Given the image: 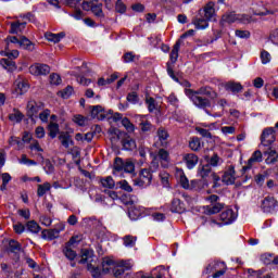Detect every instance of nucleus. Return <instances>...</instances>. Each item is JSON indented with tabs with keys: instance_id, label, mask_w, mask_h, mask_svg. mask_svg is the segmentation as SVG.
I'll return each mask as SVG.
<instances>
[{
	"instance_id": "nucleus-35",
	"label": "nucleus",
	"mask_w": 278,
	"mask_h": 278,
	"mask_svg": "<svg viewBox=\"0 0 278 278\" xmlns=\"http://www.w3.org/2000/svg\"><path fill=\"white\" fill-rule=\"evenodd\" d=\"M157 157H159V160H161V162H164L163 166H164V168H166V166H168V161L170 160L168 151H166L164 149L159 150Z\"/></svg>"
},
{
	"instance_id": "nucleus-18",
	"label": "nucleus",
	"mask_w": 278,
	"mask_h": 278,
	"mask_svg": "<svg viewBox=\"0 0 278 278\" xmlns=\"http://www.w3.org/2000/svg\"><path fill=\"white\" fill-rule=\"evenodd\" d=\"M260 162H262V151L256 150L248 160V165L243 167V170H249V168H253V166Z\"/></svg>"
},
{
	"instance_id": "nucleus-59",
	"label": "nucleus",
	"mask_w": 278,
	"mask_h": 278,
	"mask_svg": "<svg viewBox=\"0 0 278 278\" xmlns=\"http://www.w3.org/2000/svg\"><path fill=\"white\" fill-rule=\"evenodd\" d=\"M115 10H116V12H119V14H125L127 8L123 3V1L117 0V2L115 4Z\"/></svg>"
},
{
	"instance_id": "nucleus-36",
	"label": "nucleus",
	"mask_w": 278,
	"mask_h": 278,
	"mask_svg": "<svg viewBox=\"0 0 278 278\" xmlns=\"http://www.w3.org/2000/svg\"><path fill=\"white\" fill-rule=\"evenodd\" d=\"M51 190V184L45 182L37 186V197H45Z\"/></svg>"
},
{
	"instance_id": "nucleus-8",
	"label": "nucleus",
	"mask_w": 278,
	"mask_h": 278,
	"mask_svg": "<svg viewBox=\"0 0 278 278\" xmlns=\"http://www.w3.org/2000/svg\"><path fill=\"white\" fill-rule=\"evenodd\" d=\"M262 210L265 214H275L277 210V201L274 197H266L262 202Z\"/></svg>"
},
{
	"instance_id": "nucleus-51",
	"label": "nucleus",
	"mask_w": 278,
	"mask_h": 278,
	"mask_svg": "<svg viewBox=\"0 0 278 278\" xmlns=\"http://www.w3.org/2000/svg\"><path fill=\"white\" fill-rule=\"evenodd\" d=\"M10 181H12V176H10L9 173H3L2 174V186H1V190H5L8 188V184H10Z\"/></svg>"
},
{
	"instance_id": "nucleus-62",
	"label": "nucleus",
	"mask_w": 278,
	"mask_h": 278,
	"mask_svg": "<svg viewBox=\"0 0 278 278\" xmlns=\"http://www.w3.org/2000/svg\"><path fill=\"white\" fill-rule=\"evenodd\" d=\"M13 229L15 231V233H23L25 231V225H23L22 223H17L15 225H13Z\"/></svg>"
},
{
	"instance_id": "nucleus-22",
	"label": "nucleus",
	"mask_w": 278,
	"mask_h": 278,
	"mask_svg": "<svg viewBox=\"0 0 278 278\" xmlns=\"http://www.w3.org/2000/svg\"><path fill=\"white\" fill-rule=\"evenodd\" d=\"M266 164H275L278 159L277 150H273L271 147L264 153Z\"/></svg>"
},
{
	"instance_id": "nucleus-52",
	"label": "nucleus",
	"mask_w": 278,
	"mask_h": 278,
	"mask_svg": "<svg viewBox=\"0 0 278 278\" xmlns=\"http://www.w3.org/2000/svg\"><path fill=\"white\" fill-rule=\"evenodd\" d=\"M239 20L235 13H229L223 16L224 23H236Z\"/></svg>"
},
{
	"instance_id": "nucleus-34",
	"label": "nucleus",
	"mask_w": 278,
	"mask_h": 278,
	"mask_svg": "<svg viewBox=\"0 0 278 278\" xmlns=\"http://www.w3.org/2000/svg\"><path fill=\"white\" fill-rule=\"evenodd\" d=\"M48 131L50 138H56L58 134H60V125H58V123L51 122L48 126Z\"/></svg>"
},
{
	"instance_id": "nucleus-54",
	"label": "nucleus",
	"mask_w": 278,
	"mask_h": 278,
	"mask_svg": "<svg viewBox=\"0 0 278 278\" xmlns=\"http://www.w3.org/2000/svg\"><path fill=\"white\" fill-rule=\"evenodd\" d=\"M271 60L270 53L266 50L261 52V62L262 64H268Z\"/></svg>"
},
{
	"instance_id": "nucleus-53",
	"label": "nucleus",
	"mask_w": 278,
	"mask_h": 278,
	"mask_svg": "<svg viewBox=\"0 0 278 278\" xmlns=\"http://www.w3.org/2000/svg\"><path fill=\"white\" fill-rule=\"evenodd\" d=\"M50 84L52 86H60L62 84V77L58 74H51L50 75Z\"/></svg>"
},
{
	"instance_id": "nucleus-55",
	"label": "nucleus",
	"mask_w": 278,
	"mask_h": 278,
	"mask_svg": "<svg viewBox=\"0 0 278 278\" xmlns=\"http://www.w3.org/2000/svg\"><path fill=\"white\" fill-rule=\"evenodd\" d=\"M73 121H74V123H76V125L84 127V125H86L88 118L84 117L83 115H75Z\"/></svg>"
},
{
	"instance_id": "nucleus-11",
	"label": "nucleus",
	"mask_w": 278,
	"mask_h": 278,
	"mask_svg": "<svg viewBox=\"0 0 278 278\" xmlns=\"http://www.w3.org/2000/svg\"><path fill=\"white\" fill-rule=\"evenodd\" d=\"M29 90V84L25 81L23 78H18L14 83V91L13 94L15 97H21V94H25Z\"/></svg>"
},
{
	"instance_id": "nucleus-56",
	"label": "nucleus",
	"mask_w": 278,
	"mask_h": 278,
	"mask_svg": "<svg viewBox=\"0 0 278 278\" xmlns=\"http://www.w3.org/2000/svg\"><path fill=\"white\" fill-rule=\"evenodd\" d=\"M235 35L237 36V38H241V39H247V38H251V33L249 30H240L237 29L235 31Z\"/></svg>"
},
{
	"instance_id": "nucleus-15",
	"label": "nucleus",
	"mask_w": 278,
	"mask_h": 278,
	"mask_svg": "<svg viewBox=\"0 0 278 278\" xmlns=\"http://www.w3.org/2000/svg\"><path fill=\"white\" fill-rule=\"evenodd\" d=\"M191 23L195 29H207L210 27V20H206L201 13L193 17Z\"/></svg>"
},
{
	"instance_id": "nucleus-5",
	"label": "nucleus",
	"mask_w": 278,
	"mask_h": 278,
	"mask_svg": "<svg viewBox=\"0 0 278 278\" xmlns=\"http://www.w3.org/2000/svg\"><path fill=\"white\" fill-rule=\"evenodd\" d=\"M1 55H4L8 59H1L0 64L4 68V71H8V73H14L16 71V62L12 60H16L18 58L20 53L18 50H8L5 48V51L1 52Z\"/></svg>"
},
{
	"instance_id": "nucleus-32",
	"label": "nucleus",
	"mask_w": 278,
	"mask_h": 278,
	"mask_svg": "<svg viewBox=\"0 0 278 278\" xmlns=\"http://www.w3.org/2000/svg\"><path fill=\"white\" fill-rule=\"evenodd\" d=\"M220 268H227V265L224 262H214L207 266L206 270L207 273H218Z\"/></svg>"
},
{
	"instance_id": "nucleus-12",
	"label": "nucleus",
	"mask_w": 278,
	"mask_h": 278,
	"mask_svg": "<svg viewBox=\"0 0 278 278\" xmlns=\"http://www.w3.org/2000/svg\"><path fill=\"white\" fill-rule=\"evenodd\" d=\"M222 181L226 186H233V184H236V169L233 168V166H229L225 170V173L222 177Z\"/></svg>"
},
{
	"instance_id": "nucleus-31",
	"label": "nucleus",
	"mask_w": 278,
	"mask_h": 278,
	"mask_svg": "<svg viewBox=\"0 0 278 278\" xmlns=\"http://www.w3.org/2000/svg\"><path fill=\"white\" fill-rule=\"evenodd\" d=\"M64 33H59V34H53V33H46L45 37L46 40H48L49 42H60V40H62V38H64Z\"/></svg>"
},
{
	"instance_id": "nucleus-17",
	"label": "nucleus",
	"mask_w": 278,
	"mask_h": 278,
	"mask_svg": "<svg viewBox=\"0 0 278 278\" xmlns=\"http://www.w3.org/2000/svg\"><path fill=\"white\" fill-rule=\"evenodd\" d=\"M176 177L185 190H190L191 182L188 180V177H186V174L184 173V169H176Z\"/></svg>"
},
{
	"instance_id": "nucleus-25",
	"label": "nucleus",
	"mask_w": 278,
	"mask_h": 278,
	"mask_svg": "<svg viewBox=\"0 0 278 278\" xmlns=\"http://www.w3.org/2000/svg\"><path fill=\"white\" fill-rule=\"evenodd\" d=\"M5 49L7 51H10V49H14V47H20L21 45V39L14 37V36H9L5 39Z\"/></svg>"
},
{
	"instance_id": "nucleus-2",
	"label": "nucleus",
	"mask_w": 278,
	"mask_h": 278,
	"mask_svg": "<svg viewBox=\"0 0 278 278\" xmlns=\"http://www.w3.org/2000/svg\"><path fill=\"white\" fill-rule=\"evenodd\" d=\"M131 268H134V262L131 261L115 262L112 258H104L102 261L103 273H110L113 270L114 277H121V275L125 274V270H131Z\"/></svg>"
},
{
	"instance_id": "nucleus-29",
	"label": "nucleus",
	"mask_w": 278,
	"mask_h": 278,
	"mask_svg": "<svg viewBox=\"0 0 278 278\" xmlns=\"http://www.w3.org/2000/svg\"><path fill=\"white\" fill-rule=\"evenodd\" d=\"M20 47L21 49H25L26 51H34V49H36L34 42L27 39V37H21Z\"/></svg>"
},
{
	"instance_id": "nucleus-24",
	"label": "nucleus",
	"mask_w": 278,
	"mask_h": 278,
	"mask_svg": "<svg viewBox=\"0 0 278 278\" xmlns=\"http://www.w3.org/2000/svg\"><path fill=\"white\" fill-rule=\"evenodd\" d=\"M212 173V166L210 164L199 165L198 167V175L202 179H205V177H211Z\"/></svg>"
},
{
	"instance_id": "nucleus-63",
	"label": "nucleus",
	"mask_w": 278,
	"mask_h": 278,
	"mask_svg": "<svg viewBox=\"0 0 278 278\" xmlns=\"http://www.w3.org/2000/svg\"><path fill=\"white\" fill-rule=\"evenodd\" d=\"M223 208V204L220 203H215L211 208H210V214H218L220 210Z\"/></svg>"
},
{
	"instance_id": "nucleus-42",
	"label": "nucleus",
	"mask_w": 278,
	"mask_h": 278,
	"mask_svg": "<svg viewBox=\"0 0 278 278\" xmlns=\"http://www.w3.org/2000/svg\"><path fill=\"white\" fill-rule=\"evenodd\" d=\"M123 147L125 151H134V149H136V141L131 138H126L123 141Z\"/></svg>"
},
{
	"instance_id": "nucleus-4",
	"label": "nucleus",
	"mask_w": 278,
	"mask_h": 278,
	"mask_svg": "<svg viewBox=\"0 0 278 278\" xmlns=\"http://www.w3.org/2000/svg\"><path fill=\"white\" fill-rule=\"evenodd\" d=\"M92 262H94L92 251L83 250L80 258L78 260V264H87V269L89 270V273H91V277L103 278L101 269L92 265Z\"/></svg>"
},
{
	"instance_id": "nucleus-43",
	"label": "nucleus",
	"mask_w": 278,
	"mask_h": 278,
	"mask_svg": "<svg viewBox=\"0 0 278 278\" xmlns=\"http://www.w3.org/2000/svg\"><path fill=\"white\" fill-rule=\"evenodd\" d=\"M189 148L191 151H199V149H201V140L199 139V137H193L189 141Z\"/></svg>"
},
{
	"instance_id": "nucleus-46",
	"label": "nucleus",
	"mask_w": 278,
	"mask_h": 278,
	"mask_svg": "<svg viewBox=\"0 0 278 278\" xmlns=\"http://www.w3.org/2000/svg\"><path fill=\"white\" fill-rule=\"evenodd\" d=\"M137 118H139V121H141V123H140L141 130H143V131H150L151 130V123L144 122V118H147L146 115H138Z\"/></svg>"
},
{
	"instance_id": "nucleus-7",
	"label": "nucleus",
	"mask_w": 278,
	"mask_h": 278,
	"mask_svg": "<svg viewBox=\"0 0 278 278\" xmlns=\"http://www.w3.org/2000/svg\"><path fill=\"white\" fill-rule=\"evenodd\" d=\"M277 140V135L275 128L269 127L265 128L261 135V144L262 147H273V143Z\"/></svg>"
},
{
	"instance_id": "nucleus-13",
	"label": "nucleus",
	"mask_w": 278,
	"mask_h": 278,
	"mask_svg": "<svg viewBox=\"0 0 278 278\" xmlns=\"http://www.w3.org/2000/svg\"><path fill=\"white\" fill-rule=\"evenodd\" d=\"M75 242H77V237H72L70 239L68 243L63 249V254L65 255V257L67 260H70V262H73V260H75V257H77V252H75L73 249H71V247H73V244H75Z\"/></svg>"
},
{
	"instance_id": "nucleus-30",
	"label": "nucleus",
	"mask_w": 278,
	"mask_h": 278,
	"mask_svg": "<svg viewBox=\"0 0 278 278\" xmlns=\"http://www.w3.org/2000/svg\"><path fill=\"white\" fill-rule=\"evenodd\" d=\"M184 210H186V207L184 206V202L175 198L172 202V212H176V214H181Z\"/></svg>"
},
{
	"instance_id": "nucleus-60",
	"label": "nucleus",
	"mask_w": 278,
	"mask_h": 278,
	"mask_svg": "<svg viewBox=\"0 0 278 278\" xmlns=\"http://www.w3.org/2000/svg\"><path fill=\"white\" fill-rule=\"evenodd\" d=\"M222 134H224L225 136L236 134V127H233V126H224V127H222Z\"/></svg>"
},
{
	"instance_id": "nucleus-50",
	"label": "nucleus",
	"mask_w": 278,
	"mask_h": 278,
	"mask_svg": "<svg viewBox=\"0 0 278 278\" xmlns=\"http://www.w3.org/2000/svg\"><path fill=\"white\" fill-rule=\"evenodd\" d=\"M9 144L10 147L16 146L17 149H23V141H21V138L18 137H10Z\"/></svg>"
},
{
	"instance_id": "nucleus-19",
	"label": "nucleus",
	"mask_w": 278,
	"mask_h": 278,
	"mask_svg": "<svg viewBox=\"0 0 278 278\" xmlns=\"http://www.w3.org/2000/svg\"><path fill=\"white\" fill-rule=\"evenodd\" d=\"M181 39H178L170 51L169 60L172 64H175L179 59V49H181Z\"/></svg>"
},
{
	"instance_id": "nucleus-61",
	"label": "nucleus",
	"mask_w": 278,
	"mask_h": 278,
	"mask_svg": "<svg viewBox=\"0 0 278 278\" xmlns=\"http://www.w3.org/2000/svg\"><path fill=\"white\" fill-rule=\"evenodd\" d=\"M91 12L96 15V16H103V9L101 8V4L91 7Z\"/></svg>"
},
{
	"instance_id": "nucleus-33",
	"label": "nucleus",
	"mask_w": 278,
	"mask_h": 278,
	"mask_svg": "<svg viewBox=\"0 0 278 278\" xmlns=\"http://www.w3.org/2000/svg\"><path fill=\"white\" fill-rule=\"evenodd\" d=\"M138 240L137 237H134L131 235H127L123 238L124 247L127 249H134L136 247V241Z\"/></svg>"
},
{
	"instance_id": "nucleus-27",
	"label": "nucleus",
	"mask_w": 278,
	"mask_h": 278,
	"mask_svg": "<svg viewBox=\"0 0 278 278\" xmlns=\"http://www.w3.org/2000/svg\"><path fill=\"white\" fill-rule=\"evenodd\" d=\"M41 238L43 240H55V238H60V235L58 233V230L53 228L49 230H42Z\"/></svg>"
},
{
	"instance_id": "nucleus-10",
	"label": "nucleus",
	"mask_w": 278,
	"mask_h": 278,
	"mask_svg": "<svg viewBox=\"0 0 278 278\" xmlns=\"http://www.w3.org/2000/svg\"><path fill=\"white\" fill-rule=\"evenodd\" d=\"M215 3L213 1L208 2L202 10L199 11L200 16H203L206 21H214L216 16Z\"/></svg>"
},
{
	"instance_id": "nucleus-21",
	"label": "nucleus",
	"mask_w": 278,
	"mask_h": 278,
	"mask_svg": "<svg viewBox=\"0 0 278 278\" xmlns=\"http://www.w3.org/2000/svg\"><path fill=\"white\" fill-rule=\"evenodd\" d=\"M224 88L225 90H227L228 92H242V84L240 83H236V81H228L224 84Z\"/></svg>"
},
{
	"instance_id": "nucleus-26",
	"label": "nucleus",
	"mask_w": 278,
	"mask_h": 278,
	"mask_svg": "<svg viewBox=\"0 0 278 278\" xmlns=\"http://www.w3.org/2000/svg\"><path fill=\"white\" fill-rule=\"evenodd\" d=\"M27 25V22H14L11 24L10 34H23V29H25V26Z\"/></svg>"
},
{
	"instance_id": "nucleus-57",
	"label": "nucleus",
	"mask_w": 278,
	"mask_h": 278,
	"mask_svg": "<svg viewBox=\"0 0 278 278\" xmlns=\"http://www.w3.org/2000/svg\"><path fill=\"white\" fill-rule=\"evenodd\" d=\"M118 185L122 190H125V192H134V188L129 186V182H127V180H121Z\"/></svg>"
},
{
	"instance_id": "nucleus-39",
	"label": "nucleus",
	"mask_w": 278,
	"mask_h": 278,
	"mask_svg": "<svg viewBox=\"0 0 278 278\" xmlns=\"http://www.w3.org/2000/svg\"><path fill=\"white\" fill-rule=\"evenodd\" d=\"M26 227L30 233H40V225L35 220L27 222Z\"/></svg>"
},
{
	"instance_id": "nucleus-23",
	"label": "nucleus",
	"mask_w": 278,
	"mask_h": 278,
	"mask_svg": "<svg viewBox=\"0 0 278 278\" xmlns=\"http://www.w3.org/2000/svg\"><path fill=\"white\" fill-rule=\"evenodd\" d=\"M207 188V180L199 179V180H191V187L189 190H195L197 192H201V190H205Z\"/></svg>"
},
{
	"instance_id": "nucleus-64",
	"label": "nucleus",
	"mask_w": 278,
	"mask_h": 278,
	"mask_svg": "<svg viewBox=\"0 0 278 278\" xmlns=\"http://www.w3.org/2000/svg\"><path fill=\"white\" fill-rule=\"evenodd\" d=\"M269 38L273 45H278V28L270 34Z\"/></svg>"
},
{
	"instance_id": "nucleus-37",
	"label": "nucleus",
	"mask_w": 278,
	"mask_h": 278,
	"mask_svg": "<svg viewBox=\"0 0 278 278\" xmlns=\"http://www.w3.org/2000/svg\"><path fill=\"white\" fill-rule=\"evenodd\" d=\"M59 140H60L62 147H64L65 149H68V147H71V144H73V139H71V136L68 134H61L59 136Z\"/></svg>"
},
{
	"instance_id": "nucleus-40",
	"label": "nucleus",
	"mask_w": 278,
	"mask_h": 278,
	"mask_svg": "<svg viewBox=\"0 0 278 278\" xmlns=\"http://www.w3.org/2000/svg\"><path fill=\"white\" fill-rule=\"evenodd\" d=\"M157 137L162 147H164L166 144V140H168V131H166L164 128H159Z\"/></svg>"
},
{
	"instance_id": "nucleus-45",
	"label": "nucleus",
	"mask_w": 278,
	"mask_h": 278,
	"mask_svg": "<svg viewBox=\"0 0 278 278\" xmlns=\"http://www.w3.org/2000/svg\"><path fill=\"white\" fill-rule=\"evenodd\" d=\"M222 164H223V159H220L218 154H213L208 160V165L213 167L220 166Z\"/></svg>"
},
{
	"instance_id": "nucleus-9",
	"label": "nucleus",
	"mask_w": 278,
	"mask_h": 278,
	"mask_svg": "<svg viewBox=\"0 0 278 278\" xmlns=\"http://www.w3.org/2000/svg\"><path fill=\"white\" fill-rule=\"evenodd\" d=\"M29 73L36 77L40 75H49V73H51V67H49L47 64L35 63L29 67Z\"/></svg>"
},
{
	"instance_id": "nucleus-14",
	"label": "nucleus",
	"mask_w": 278,
	"mask_h": 278,
	"mask_svg": "<svg viewBox=\"0 0 278 278\" xmlns=\"http://www.w3.org/2000/svg\"><path fill=\"white\" fill-rule=\"evenodd\" d=\"M219 218L223 225H231V223L238 218V213L233 212L231 208H227L222 212Z\"/></svg>"
},
{
	"instance_id": "nucleus-58",
	"label": "nucleus",
	"mask_w": 278,
	"mask_h": 278,
	"mask_svg": "<svg viewBox=\"0 0 278 278\" xmlns=\"http://www.w3.org/2000/svg\"><path fill=\"white\" fill-rule=\"evenodd\" d=\"M30 151H38V153H42V148L40 147V143L38 140L34 139L29 146Z\"/></svg>"
},
{
	"instance_id": "nucleus-16",
	"label": "nucleus",
	"mask_w": 278,
	"mask_h": 278,
	"mask_svg": "<svg viewBox=\"0 0 278 278\" xmlns=\"http://www.w3.org/2000/svg\"><path fill=\"white\" fill-rule=\"evenodd\" d=\"M182 160L189 170H192V168L199 164V156L194 153L185 154Z\"/></svg>"
},
{
	"instance_id": "nucleus-41",
	"label": "nucleus",
	"mask_w": 278,
	"mask_h": 278,
	"mask_svg": "<svg viewBox=\"0 0 278 278\" xmlns=\"http://www.w3.org/2000/svg\"><path fill=\"white\" fill-rule=\"evenodd\" d=\"M23 113H21V111H16L14 110L13 113H11L9 115V121H11L12 123H21V121H23Z\"/></svg>"
},
{
	"instance_id": "nucleus-48",
	"label": "nucleus",
	"mask_w": 278,
	"mask_h": 278,
	"mask_svg": "<svg viewBox=\"0 0 278 278\" xmlns=\"http://www.w3.org/2000/svg\"><path fill=\"white\" fill-rule=\"evenodd\" d=\"M122 125H123V127H125V129H126L127 131H129V132L135 131V129H136V127L134 126V124L131 123V121H129V118H127V117H124V118L122 119Z\"/></svg>"
},
{
	"instance_id": "nucleus-1",
	"label": "nucleus",
	"mask_w": 278,
	"mask_h": 278,
	"mask_svg": "<svg viewBox=\"0 0 278 278\" xmlns=\"http://www.w3.org/2000/svg\"><path fill=\"white\" fill-rule=\"evenodd\" d=\"M185 94L190 99V101H192L193 105H195V108H199L200 110L211 108L212 102L210 101V99H216V97H218V93H216V91H214L210 87H201L197 91L192 89H186ZM201 94H204L210 99L203 98L201 97Z\"/></svg>"
},
{
	"instance_id": "nucleus-6",
	"label": "nucleus",
	"mask_w": 278,
	"mask_h": 278,
	"mask_svg": "<svg viewBox=\"0 0 278 278\" xmlns=\"http://www.w3.org/2000/svg\"><path fill=\"white\" fill-rule=\"evenodd\" d=\"M114 170L117 173H134L136 165L131 161H123L121 157H116L114 162Z\"/></svg>"
},
{
	"instance_id": "nucleus-47",
	"label": "nucleus",
	"mask_w": 278,
	"mask_h": 278,
	"mask_svg": "<svg viewBox=\"0 0 278 278\" xmlns=\"http://www.w3.org/2000/svg\"><path fill=\"white\" fill-rule=\"evenodd\" d=\"M146 103L148 105L149 112H155V110H157V104H155V99H153L151 97H147Z\"/></svg>"
},
{
	"instance_id": "nucleus-3",
	"label": "nucleus",
	"mask_w": 278,
	"mask_h": 278,
	"mask_svg": "<svg viewBox=\"0 0 278 278\" xmlns=\"http://www.w3.org/2000/svg\"><path fill=\"white\" fill-rule=\"evenodd\" d=\"M157 170V165L155 162H152L149 168H143L139 173V177L134 180V186H138L139 188H149L151 186V181H153V173Z\"/></svg>"
},
{
	"instance_id": "nucleus-20",
	"label": "nucleus",
	"mask_w": 278,
	"mask_h": 278,
	"mask_svg": "<svg viewBox=\"0 0 278 278\" xmlns=\"http://www.w3.org/2000/svg\"><path fill=\"white\" fill-rule=\"evenodd\" d=\"M40 112V106H38V103L36 101L30 100L27 103V116L29 118H34V116H37V114Z\"/></svg>"
},
{
	"instance_id": "nucleus-49",
	"label": "nucleus",
	"mask_w": 278,
	"mask_h": 278,
	"mask_svg": "<svg viewBox=\"0 0 278 278\" xmlns=\"http://www.w3.org/2000/svg\"><path fill=\"white\" fill-rule=\"evenodd\" d=\"M58 94H59V97H62V99H68L71 97V94H73V87L67 86L62 91H59Z\"/></svg>"
},
{
	"instance_id": "nucleus-38",
	"label": "nucleus",
	"mask_w": 278,
	"mask_h": 278,
	"mask_svg": "<svg viewBox=\"0 0 278 278\" xmlns=\"http://www.w3.org/2000/svg\"><path fill=\"white\" fill-rule=\"evenodd\" d=\"M100 184H101L102 188H109L110 190H112V188H114V186H116V184L114 182V178H112L111 176L102 178L100 180Z\"/></svg>"
},
{
	"instance_id": "nucleus-44",
	"label": "nucleus",
	"mask_w": 278,
	"mask_h": 278,
	"mask_svg": "<svg viewBox=\"0 0 278 278\" xmlns=\"http://www.w3.org/2000/svg\"><path fill=\"white\" fill-rule=\"evenodd\" d=\"M92 118H103V108L101 105H96L91 110Z\"/></svg>"
},
{
	"instance_id": "nucleus-28",
	"label": "nucleus",
	"mask_w": 278,
	"mask_h": 278,
	"mask_svg": "<svg viewBox=\"0 0 278 278\" xmlns=\"http://www.w3.org/2000/svg\"><path fill=\"white\" fill-rule=\"evenodd\" d=\"M166 275V269L164 267L154 268L150 276H142L141 278H164Z\"/></svg>"
}]
</instances>
